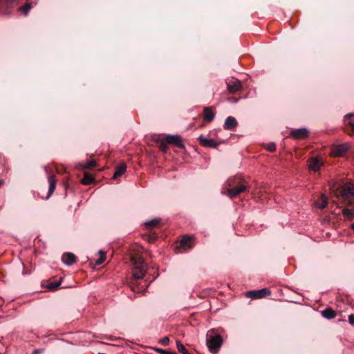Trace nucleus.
<instances>
[{
  "mask_svg": "<svg viewBox=\"0 0 354 354\" xmlns=\"http://www.w3.org/2000/svg\"><path fill=\"white\" fill-rule=\"evenodd\" d=\"M324 165V162L320 157H313L308 160V169L314 172L318 171Z\"/></svg>",
  "mask_w": 354,
  "mask_h": 354,
  "instance_id": "obj_6",
  "label": "nucleus"
},
{
  "mask_svg": "<svg viewBox=\"0 0 354 354\" xmlns=\"http://www.w3.org/2000/svg\"><path fill=\"white\" fill-rule=\"evenodd\" d=\"M154 351L160 354H176V352L164 350V349L159 348H154Z\"/></svg>",
  "mask_w": 354,
  "mask_h": 354,
  "instance_id": "obj_28",
  "label": "nucleus"
},
{
  "mask_svg": "<svg viewBox=\"0 0 354 354\" xmlns=\"http://www.w3.org/2000/svg\"><path fill=\"white\" fill-rule=\"evenodd\" d=\"M328 203V198L324 194H322L315 203V205L317 208L322 209L326 207Z\"/></svg>",
  "mask_w": 354,
  "mask_h": 354,
  "instance_id": "obj_17",
  "label": "nucleus"
},
{
  "mask_svg": "<svg viewBox=\"0 0 354 354\" xmlns=\"http://www.w3.org/2000/svg\"><path fill=\"white\" fill-rule=\"evenodd\" d=\"M227 90L231 93H235L242 88L241 83L238 80H230L227 84Z\"/></svg>",
  "mask_w": 354,
  "mask_h": 354,
  "instance_id": "obj_12",
  "label": "nucleus"
},
{
  "mask_svg": "<svg viewBox=\"0 0 354 354\" xmlns=\"http://www.w3.org/2000/svg\"><path fill=\"white\" fill-rule=\"evenodd\" d=\"M176 347L178 352L181 353L182 354H189L185 346L180 341H176Z\"/></svg>",
  "mask_w": 354,
  "mask_h": 354,
  "instance_id": "obj_26",
  "label": "nucleus"
},
{
  "mask_svg": "<svg viewBox=\"0 0 354 354\" xmlns=\"http://www.w3.org/2000/svg\"><path fill=\"white\" fill-rule=\"evenodd\" d=\"M160 222V219L159 218H153L151 221H148L145 223V226L149 229L151 230L156 226H157Z\"/></svg>",
  "mask_w": 354,
  "mask_h": 354,
  "instance_id": "obj_22",
  "label": "nucleus"
},
{
  "mask_svg": "<svg viewBox=\"0 0 354 354\" xmlns=\"http://www.w3.org/2000/svg\"><path fill=\"white\" fill-rule=\"evenodd\" d=\"M348 322L351 325H354V315H350L348 316Z\"/></svg>",
  "mask_w": 354,
  "mask_h": 354,
  "instance_id": "obj_33",
  "label": "nucleus"
},
{
  "mask_svg": "<svg viewBox=\"0 0 354 354\" xmlns=\"http://www.w3.org/2000/svg\"><path fill=\"white\" fill-rule=\"evenodd\" d=\"M322 316L326 319H333L336 317V312L331 308H327L322 311Z\"/></svg>",
  "mask_w": 354,
  "mask_h": 354,
  "instance_id": "obj_18",
  "label": "nucleus"
},
{
  "mask_svg": "<svg viewBox=\"0 0 354 354\" xmlns=\"http://www.w3.org/2000/svg\"><path fill=\"white\" fill-rule=\"evenodd\" d=\"M215 117V113L212 107H205L203 110V119L207 122H212Z\"/></svg>",
  "mask_w": 354,
  "mask_h": 354,
  "instance_id": "obj_14",
  "label": "nucleus"
},
{
  "mask_svg": "<svg viewBox=\"0 0 354 354\" xmlns=\"http://www.w3.org/2000/svg\"><path fill=\"white\" fill-rule=\"evenodd\" d=\"M223 339L220 335L216 334L214 329L209 330L207 333V346L209 350L215 353L221 346Z\"/></svg>",
  "mask_w": 354,
  "mask_h": 354,
  "instance_id": "obj_3",
  "label": "nucleus"
},
{
  "mask_svg": "<svg viewBox=\"0 0 354 354\" xmlns=\"http://www.w3.org/2000/svg\"><path fill=\"white\" fill-rule=\"evenodd\" d=\"M159 342L163 345H168L169 343V339L168 337H165L159 340Z\"/></svg>",
  "mask_w": 354,
  "mask_h": 354,
  "instance_id": "obj_31",
  "label": "nucleus"
},
{
  "mask_svg": "<svg viewBox=\"0 0 354 354\" xmlns=\"http://www.w3.org/2000/svg\"><path fill=\"white\" fill-rule=\"evenodd\" d=\"M60 285V282L50 283L48 285V288L50 290L56 289Z\"/></svg>",
  "mask_w": 354,
  "mask_h": 354,
  "instance_id": "obj_30",
  "label": "nucleus"
},
{
  "mask_svg": "<svg viewBox=\"0 0 354 354\" xmlns=\"http://www.w3.org/2000/svg\"><path fill=\"white\" fill-rule=\"evenodd\" d=\"M349 145L347 144H342L335 146L332 149V154L334 156L340 157L343 156L348 150Z\"/></svg>",
  "mask_w": 354,
  "mask_h": 354,
  "instance_id": "obj_11",
  "label": "nucleus"
},
{
  "mask_svg": "<svg viewBox=\"0 0 354 354\" xmlns=\"http://www.w3.org/2000/svg\"><path fill=\"white\" fill-rule=\"evenodd\" d=\"M95 166L96 162L93 159H90L80 163V167L83 169H90L95 167Z\"/></svg>",
  "mask_w": 354,
  "mask_h": 354,
  "instance_id": "obj_20",
  "label": "nucleus"
},
{
  "mask_svg": "<svg viewBox=\"0 0 354 354\" xmlns=\"http://www.w3.org/2000/svg\"><path fill=\"white\" fill-rule=\"evenodd\" d=\"M270 295L271 291L268 288L250 290L245 293L246 297L250 298L252 299L263 298L270 296Z\"/></svg>",
  "mask_w": 354,
  "mask_h": 354,
  "instance_id": "obj_5",
  "label": "nucleus"
},
{
  "mask_svg": "<svg viewBox=\"0 0 354 354\" xmlns=\"http://www.w3.org/2000/svg\"><path fill=\"white\" fill-rule=\"evenodd\" d=\"M237 125L236 119L233 117L229 116L226 118L223 127L225 129L232 130Z\"/></svg>",
  "mask_w": 354,
  "mask_h": 354,
  "instance_id": "obj_15",
  "label": "nucleus"
},
{
  "mask_svg": "<svg viewBox=\"0 0 354 354\" xmlns=\"http://www.w3.org/2000/svg\"><path fill=\"white\" fill-rule=\"evenodd\" d=\"M62 261L66 266H71L76 262L77 259L73 253L66 252L62 255Z\"/></svg>",
  "mask_w": 354,
  "mask_h": 354,
  "instance_id": "obj_13",
  "label": "nucleus"
},
{
  "mask_svg": "<svg viewBox=\"0 0 354 354\" xmlns=\"http://www.w3.org/2000/svg\"><path fill=\"white\" fill-rule=\"evenodd\" d=\"M131 262L133 277L137 279L143 278L146 273V265L142 257L138 255H133L131 257Z\"/></svg>",
  "mask_w": 354,
  "mask_h": 354,
  "instance_id": "obj_2",
  "label": "nucleus"
},
{
  "mask_svg": "<svg viewBox=\"0 0 354 354\" xmlns=\"http://www.w3.org/2000/svg\"><path fill=\"white\" fill-rule=\"evenodd\" d=\"M131 289L133 291H136V288L134 286H132Z\"/></svg>",
  "mask_w": 354,
  "mask_h": 354,
  "instance_id": "obj_35",
  "label": "nucleus"
},
{
  "mask_svg": "<svg viewBox=\"0 0 354 354\" xmlns=\"http://www.w3.org/2000/svg\"><path fill=\"white\" fill-rule=\"evenodd\" d=\"M194 237L189 235H184L179 243V248L187 250L194 247Z\"/></svg>",
  "mask_w": 354,
  "mask_h": 354,
  "instance_id": "obj_7",
  "label": "nucleus"
},
{
  "mask_svg": "<svg viewBox=\"0 0 354 354\" xmlns=\"http://www.w3.org/2000/svg\"><path fill=\"white\" fill-rule=\"evenodd\" d=\"M48 181L49 183V189L48 192L47 198H49L52 194L54 192L57 180L55 179V176L54 175H50L48 178Z\"/></svg>",
  "mask_w": 354,
  "mask_h": 354,
  "instance_id": "obj_16",
  "label": "nucleus"
},
{
  "mask_svg": "<svg viewBox=\"0 0 354 354\" xmlns=\"http://www.w3.org/2000/svg\"><path fill=\"white\" fill-rule=\"evenodd\" d=\"M266 149L270 151L273 152L276 150V145L274 142H270L267 145Z\"/></svg>",
  "mask_w": 354,
  "mask_h": 354,
  "instance_id": "obj_29",
  "label": "nucleus"
},
{
  "mask_svg": "<svg viewBox=\"0 0 354 354\" xmlns=\"http://www.w3.org/2000/svg\"><path fill=\"white\" fill-rule=\"evenodd\" d=\"M346 119L348 120L349 125L354 129V115L348 114L346 115Z\"/></svg>",
  "mask_w": 354,
  "mask_h": 354,
  "instance_id": "obj_27",
  "label": "nucleus"
},
{
  "mask_svg": "<svg viewBox=\"0 0 354 354\" xmlns=\"http://www.w3.org/2000/svg\"><path fill=\"white\" fill-rule=\"evenodd\" d=\"M166 143L174 145L179 148H184V144L181 138L179 136L167 135L165 138Z\"/></svg>",
  "mask_w": 354,
  "mask_h": 354,
  "instance_id": "obj_8",
  "label": "nucleus"
},
{
  "mask_svg": "<svg viewBox=\"0 0 354 354\" xmlns=\"http://www.w3.org/2000/svg\"><path fill=\"white\" fill-rule=\"evenodd\" d=\"M342 214L346 219L351 220L354 217V209H344Z\"/></svg>",
  "mask_w": 354,
  "mask_h": 354,
  "instance_id": "obj_23",
  "label": "nucleus"
},
{
  "mask_svg": "<svg viewBox=\"0 0 354 354\" xmlns=\"http://www.w3.org/2000/svg\"><path fill=\"white\" fill-rule=\"evenodd\" d=\"M351 228L354 230V223L351 225Z\"/></svg>",
  "mask_w": 354,
  "mask_h": 354,
  "instance_id": "obj_38",
  "label": "nucleus"
},
{
  "mask_svg": "<svg viewBox=\"0 0 354 354\" xmlns=\"http://www.w3.org/2000/svg\"><path fill=\"white\" fill-rule=\"evenodd\" d=\"M343 201L348 205H354V185L352 183H346L341 192Z\"/></svg>",
  "mask_w": 354,
  "mask_h": 354,
  "instance_id": "obj_4",
  "label": "nucleus"
},
{
  "mask_svg": "<svg viewBox=\"0 0 354 354\" xmlns=\"http://www.w3.org/2000/svg\"><path fill=\"white\" fill-rule=\"evenodd\" d=\"M3 185V181L0 180V187Z\"/></svg>",
  "mask_w": 354,
  "mask_h": 354,
  "instance_id": "obj_37",
  "label": "nucleus"
},
{
  "mask_svg": "<svg viewBox=\"0 0 354 354\" xmlns=\"http://www.w3.org/2000/svg\"><path fill=\"white\" fill-rule=\"evenodd\" d=\"M160 149L161 151H164V152H166L167 150V146L165 143L164 142H162L160 145Z\"/></svg>",
  "mask_w": 354,
  "mask_h": 354,
  "instance_id": "obj_32",
  "label": "nucleus"
},
{
  "mask_svg": "<svg viewBox=\"0 0 354 354\" xmlns=\"http://www.w3.org/2000/svg\"><path fill=\"white\" fill-rule=\"evenodd\" d=\"M32 8L31 3L26 2L24 6L19 8V10L22 12L25 15H27Z\"/></svg>",
  "mask_w": 354,
  "mask_h": 354,
  "instance_id": "obj_25",
  "label": "nucleus"
},
{
  "mask_svg": "<svg viewBox=\"0 0 354 354\" xmlns=\"http://www.w3.org/2000/svg\"><path fill=\"white\" fill-rule=\"evenodd\" d=\"M106 252L100 250L99 252V257L95 261V265L100 266V265L102 264L104 262V261L106 260Z\"/></svg>",
  "mask_w": 354,
  "mask_h": 354,
  "instance_id": "obj_24",
  "label": "nucleus"
},
{
  "mask_svg": "<svg viewBox=\"0 0 354 354\" xmlns=\"http://www.w3.org/2000/svg\"><path fill=\"white\" fill-rule=\"evenodd\" d=\"M227 188L223 194H226L230 198H234L248 189L247 182L239 175L229 178L226 181Z\"/></svg>",
  "mask_w": 354,
  "mask_h": 354,
  "instance_id": "obj_1",
  "label": "nucleus"
},
{
  "mask_svg": "<svg viewBox=\"0 0 354 354\" xmlns=\"http://www.w3.org/2000/svg\"><path fill=\"white\" fill-rule=\"evenodd\" d=\"M94 177L89 174H84V178L82 179L81 182L83 185H88L92 184L94 182Z\"/></svg>",
  "mask_w": 354,
  "mask_h": 354,
  "instance_id": "obj_21",
  "label": "nucleus"
},
{
  "mask_svg": "<svg viewBox=\"0 0 354 354\" xmlns=\"http://www.w3.org/2000/svg\"><path fill=\"white\" fill-rule=\"evenodd\" d=\"M198 141L200 144L205 147L216 148L221 142L216 141L214 139H209L203 136L198 137Z\"/></svg>",
  "mask_w": 354,
  "mask_h": 354,
  "instance_id": "obj_9",
  "label": "nucleus"
},
{
  "mask_svg": "<svg viewBox=\"0 0 354 354\" xmlns=\"http://www.w3.org/2000/svg\"><path fill=\"white\" fill-rule=\"evenodd\" d=\"M42 350L41 349H38V350H35L33 353V354H41L42 353Z\"/></svg>",
  "mask_w": 354,
  "mask_h": 354,
  "instance_id": "obj_34",
  "label": "nucleus"
},
{
  "mask_svg": "<svg viewBox=\"0 0 354 354\" xmlns=\"http://www.w3.org/2000/svg\"><path fill=\"white\" fill-rule=\"evenodd\" d=\"M290 135L295 139H304L309 135V131L306 128L293 129L290 131Z\"/></svg>",
  "mask_w": 354,
  "mask_h": 354,
  "instance_id": "obj_10",
  "label": "nucleus"
},
{
  "mask_svg": "<svg viewBox=\"0 0 354 354\" xmlns=\"http://www.w3.org/2000/svg\"><path fill=\"white\" fill-rule=\"evenodd\" d=\"M127 166L125 164H122L115 168V171L113 176V179H117L119 176H122L126 171Z\"/></svg>",
  "mask_w": 354,
  "mask_h": 354,
  "instance_id": "obj_19",
  "label": "nucleus"
},
{
  "mask_svg": "<svg viewBox=\"0 0 354 354\" xmlns=\"http://www.w3.org/2000/svg\"><path fill=\"white\" fill-rule=\"evenodd\" d=\"M176 250H178V252H182V251L180 250V248H178V247L176 248Z\"/></svg>",
  "mask_w": 354,
  "mask_h": 354,
  "instance_id": "obj_36",
  "label": "nucleus"
}]
</instances>
